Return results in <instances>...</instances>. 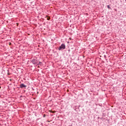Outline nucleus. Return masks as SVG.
I'll return each instance as SVG.
<instances>
[{
    "label": "nucleus",
    "mask_w": 126,
    "mask_h": 126,
    "mask_svg": "<svg viewBox=\"0 0 126 126\" xmlns=\"http://www.w3.org/2000/svg\"><path fill=\"white\" fill-rule=\"evenodd\" d=\"M37 65H42V62H39L38 63H37Z\"/></svg>",
    "instance_id": "20e7f679"
},
{
    "label": "nucleus",
    "mask_w": 126,
    "mask_h": 126,
    "mask_svg": "<svg viewBox=\"0 0 126 126\" xmlns=\"http://www.w3.org/2000/svg\"><path fill=\"white\" fill-rule=\"evenodd\" d=\"M71 38H69V39L71 40Z\"/></svg>",
    "instance_id": "6e6552de"
},
{
    "label": "nucleus",
    "mask_w": 126,
    "mask_h": 126,
    "mask_svg": "<svg viewBox=\"0 0 126 126\" xmlns=\"http://www.w3.org/2000/svg\"><path fill=\"white\" fill-rule=\"evenodd\" d=\"M31 63H33V64H37L38 63V61L36 59H32L31 60Z\"/></svg>",
    "instance_id": "f03ea898"
},
{
    "label": "nucleus",
    "mask_w": 126,
    "mask_h": 126,
    "mask_svg": "<svg viewBox=\"0 0 126 126\" xmlns=\"http://www.w3.org/2000/svg\"><path fill=\"white\" fill-rule=\"evenodd\" d=\"M107 7L108 8H111V7H110V5H107Z\"/></svg>",
    "instance_id": "0eeeda50"
},
{
    "label": "nucleus",
    "mask_w": 126,
    "mask_h": 126,
    "mask_svg": "<svg viewBox=\"0 0 126 126\" xmlns=\"http://www.w3.org/2000/svg\"><path fill=\"white\" fill-rule=\"evenodd\" d=\"M20 87L22 89L26 88V85H24V84H21L20 85Z\"/></svg>",
    "instance_id": "7ed1b4c3"
},
{
    "label": "nucleus",
    "mask_w": 126,
    "mask_h": 126,
    "mask_svg": "<svg viewBox=\"0 0 126 126\" xmlns=\"http://www.w3.org/2000/svg\"><path fill=\"white\" fill-rule=\"evenodd\" d=\"M46 17H47V20H50V19H51V18L48 16H46Z\"/></svg>",
    "instance_id": "39448f33"
},
{
    "label": "nucleus",
    "mask_w": 126,
    "mask_h": 126,
    "mask_svg": "<svg viewBox=\"0 0 126 126\" xmlns=\"http://www.w3.org/2000/svg\"><path fill=\"white\" fill-rule=\"evenodd\" d=\"M51 113H52V114H55V113H56V111H51Z\"/></svg>",
    "instance_id": "423d86ee"
},
{
    "label": "nucleus",
    "mask_w": 126,
    "mask_h": 126,
    "mask_svg": "<svg viewBox=\"0 0 126 126\" xmlns=\"http://www.w3.org/2000/svg\"><path fill=\"white\" fill-rule=\"evenodd\" d=\"M44 117H45V115H44Z\"/></svg>",
    "instance_id": "1a4fd4ad"
},
{
    "label": "nucleus",
    "mask_w": 126,
    "mask_h": 126,
    "mask_svg": "<svg viewBox=\"0 0 126 126\" xmlns=\"http://www.w3.org/2000/svg\"><path fill=\"white\" fill-rule=\"evenodd\" d=\"M64 49H65V45L64 44H62L58 48V50L61 51V50H64Z\"/></svg>",
    "instance_id": "f257e3e1"
}]
</instances>
